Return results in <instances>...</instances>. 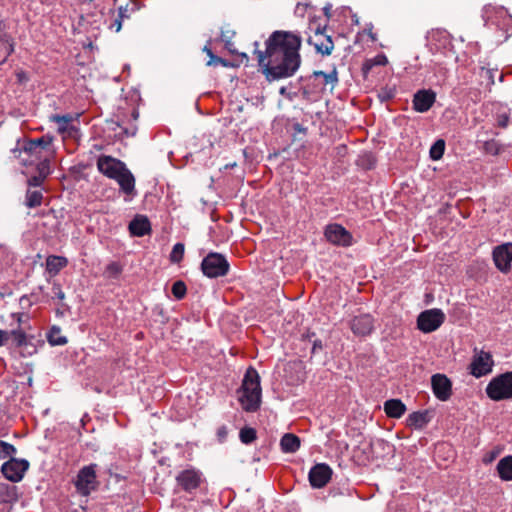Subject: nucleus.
<instances>
[{"label": "nucleus", "mask_w": 512, "mask_h": 512, "mask_svg": "<svg viewBox=\"0 0 512 512\" xmlns=\"http://www.w3.org/2000/svg\"><path fill=\"white\" fill-rule=\"evenodd\" d=\"M330 25H335L336 29L347 26L353 29L354 26L360 25V19L357 14L353 13L350 7L341 6L335 10H330Z\"/></svg>", "instance_id": "9b49d317"}, {"label": "nucleus", "mask_w": 512, "mask_h": 512, "mask_svg": "<svg viewBox=\"0 0 512 512\" xmlns=\"http://www.w3.org/2000/svg\"><path fill=\"white\" fill-rule=\"evenodd\" d=\"M28 469L29 462L26 459H18L15 457H11L1 466L3 476L13 483L20 482Z\"/></svg>", "instance_id": "6e6552de"}, {"label": "nucleus", "mask_w": 512, "mask_h": 512, "mask_svg": "<svg viewBox=\"0 0 512 512\" xmlns=\"http://www.w3.org/2000/svg\"><path fill=\"white\" fill-rule=\"evenodd\" d=\"M486 394L494 401L512 399V372L493 378L486 387Z\"/></svg>", "instance_id": "20e7f679"}, {"label": "nucleus", "mask_w": 512, "mask_h": 512, "mask_svg": "<svg viewBox=\"0 0 512 512\" xmlns=\"http://www.w3.org/2000/svg\"><path fill=\"white\" fill-rule=\"evenodd\" d=\"M388 63V59L384 54H378L374 58L368 60L367 64L371 66H384Z\"/></svg>", "instance_id": "c03bdc74"}, {"label": "nucleus", "mask_w": 512, "mask_h": 512, "mask_svg": "<svg viewBox=\"0 0 512 512\" xmlns=\"http://www.w3.org/2000/svg\"><path fill=\"white\" fill-rule=\"evenodd\" d=\"M350 328L356 336H367L374 329V319L369 314L355 316L351 320Z\"/></svg>", "instance_id": "6ab92c4d"}, {"label": "nucleus", "mask_w": 512, "mask_h": 512, "mask_svg": "<svg viewBox=\"0 0 512 512\" xmlns=\"http://www.w3.org/2000/svg\"><path fill=\"white\" fill-rule=\"evenodd\" d=\"M24 301L29 302V299L26 296H23V297H21L20 302L22 303Z\"/></svg>", "instance_id": "e2e57ef3"}, {"label": "nucleus", "mask_w": 512, "mask_h": 512, "mask_svg": "<svg viewBox=\"0 0 512 512\" xmlns=\"http://www.w3.org/2000/svg\"><path fill=\"white\" fill-rule=\"evenodd\" d=\"M496 470L502 481H512V455L500 459L497 463Z\"/></svg>", "instance_id": "cd10ccee"}, {"label": "nucleus", "mask_w": 512, "mask_h": 512, "mask_svg": "<svg viewBox=\"0 0 512 512\" xmlns=\"http://www.w3.org/2000/svg\"><path fill=\"white\" fill-rule=\"evenodd\" d=\"M483 18L485 20V26L489 30L508 32L512 29V15L503 7L495 8L490 5L485 6Z\"/></svg>", "instance_id": "7ed1b4c3"}, {"label": "nucleus", "mask_w": 512, "mask_h": 512, "mask_svg": "<svg viewBox=\"0 0 512 512\" xmlns=\"http://www.w3.org/2000/svg\"><path fill=\"white\" fill-rule=\"evenodd\" d=\"M258 65L268 81L293 76L300 67L299 50L301 39L297 34H270L265 41V50L254 43Z\"/></svg>", "instance_id": "f257e3e1"}, {"label": "nucleus", "mask_w": 512, "mask_h": 512, "mask_svg": "<svg viewBox=\"0 0 512 512\" xmlns=\"http://www.w3.org/2000/svg\"><path fill=\"white\" fill-rule=\"evenodd\" d=\"M445 321V314L441 309L433 308L421 312L417 318V327L424 333L437 330Z\"/></svg>", "instance_id": "0eeeda50"}, {"label": "nucleus", "mask_w": 512, "mask_h": 512, "mask_svg": "<svg viewBox=\"0 0 512 512\" xmlns=\"http://www.w3.org/2000/svg\"><path fill=\"white\" fill-rule=\"evenodd\" d=\"M14 43L8 34H0V64L4 63L7 57L13 52Z\"/></svg>", "instance_id": "c85d7f7f"}, {"label": "nucleus", "mask_w": 512, "mask_h": 512, "mask_svg": "<svg viewBox=\"0 0 512 512\" xmlns=\"http://www.w3.org/2000/svg\"><path fill=\"white\" fill-rule=\"evenodd\" d=\"M433 32L440 33V32H446V31L438 28V29H436V30H433Z\"/></svg>", "instance_id": "0e129e2a"}, {"label": "nucleus", "mask_w": 512, "mask_h": 512, "mask_svg": "<svg viewBox=\"0 0 512 512\" xmlns=\"http://www.w3.org/2000/svg\"><path fill=\"white\" fill-rule=\"evenodd\" d=\"M17 453V449L14 445L0 440V459L4 460L7 458L14 457V455Z\"/></svg>", "instance_id": "c9c22d12"}, {"label": "nucleus", "mask_w": 512, "mask_h": 512, "mask_svg": "<svg viewBox=\"0 0 512 512\" xmlns=\"http://www.w3.org/2000/svg\"><path fill=\"white\" fill-rule=\"evenodd\" d=\"M68 265V259L64 256L49 255L46 258V271L50 275H57Z\"/></svg>", "instance_id": "a878e982"}, {"label": "nucleus", "mask_w": 512, "mask_h": 512, "mask_svg": "<svg viewBox=\"0 0 512 512\" xmlns=\"http://www.w3.org/2000/svg\"><path fill=\"white\" fill-rule=\"evenodd\" d=\"M324 236L328 242L341 247H350L353 244L352 234L341 224H328L324 230Z\"/></svg>", "instance_id": "9d476101"}, {"label": "nucleus", "mask_w": 512, "mask_h": 512, "mask_svg": "<svg viewBox=\"0 0 512 512\" xmlns=\"http://www.w3.org/2000/svg\"><path fill=\"white\" fill-rule=\"evenodd\" d=\"M384 411L390 418H400L406 412V406L400 399H389L384 402Z\"/></svg>", "instance_id": "b1692460"}, {"label": "nucleus", "mask_w": 512, "mask_h": 512, "mask_svg": "<svg viewBox=\"0 0 512 512\" xmlns=\"http://www.w3.org/2000/svg\"><path fill=\"white\" fill-rule=\"evenodd\" d=\"M177 485L185 492L192 493L201 483V473L195 469H186L176 476Z\"/></svg>", "instance_id": "f3484780"}, {"label": "nucleus", "mask_w": 512, "mask_h": 512, "mask_svg": "<svg viewBox=\"0 0 512 512\" xmlns=\"http://www.w3.org/2000/svg\"><path fill=\"white\" fill-rule=\"evenodd\" d=\"M126 167L125 163L108 155H101L97 159V168L100 173L109 179H115Z\"/></svg>", "instance_id": "ddd939ff"}, {"label": "nucleus", "mask_w": 512, "mask_h": 512, "mask_svg": "<svg viewBox=\"0 0 512 512\" xmlns=\"http://www.w3.org/2000/svg\"><path fill=\"white\" fill-rule=\"evenodd\" d=\"M125 11H126V9H123L122 7H120V8H119V17H120V19H116V20H115V24L117 25V29H116V31H117V32H118V31L121 29V27H122L121 21H122V19H123V18H124V16H125V13H124Z\"/></svg>", "instance_id": "5fc2aeb1"}, {"label": "nucleus", "mask_w": 512, "mask_h": 512, "mask_svg": "<svg viewBox=\"0 0 512 512\" xmlns=\"http://www.w3.org/2000/svg\"><path fill=\"white\" fill-rule=\"evenodd\" d=\"M185 246L183 243H176L170 253V261L172 263H179L184 256Z\"/></svg>", "instance_id": "58836bf2"}, {"label": "nucleus", "mask_w": 512, "mask_h": 512, "mask_svg": "<svg viewBox=\"0 0 512 512\" xmlns=\"http://www.w3.org/2000/svg\"><path fill=\"white\" fill-rule=\"evenodd\" d=\"M186 285L183 281H176L172 285V294L178 300L182 299L186 295Z\"/></svg>", "instance_id": "a19ab883"}, {"label": "nucleus", "mask_w": 512, "mask_h": 512, "mask_svg": "<svg viewBox=\"0 0 512 512\" xmlns=\"http://www.w3.org/2000/svg\"><path fill=\"white\" fill-rule=\"evenodd\" d=\"M279 93L281 95H284L286 93V88L285 87H281Z\"/></svg>", "instance_id": "680f3d73"}, {"label": "nucleus", "mask_w": 512, "mask_h": 512, "mask_svg": "<svg viewBox=\"0 0 512 512\" xmlns=\"http://www.w3.org/2000/svg\"><path fill=\"white\" fill-rule=\"evenodd\" d=\"M52 292L54 294V298H57L61 301L65 299V293L63 292L59 283H53Z\"/></svg>", "instance_id": "09e8293b"}, {"label": "nucleus", "mask_w": 512, "mask_h": 512, "mask_svg": "<svg viewBox=\"0 0 512 512\" xmlns=\"http://www.w3.org/2000/svg\"><path fill=\"white\" fill-rule=\"evenodd\" d=\"M313 77H322L324 79V84H330L333 87H335L338 83V73L336 68H334L331 72L326 73L324 71H314Z\"/></svg>", "instance_id": "7c9ffc66"}, {"label": "nucleus", "mask_w": 512, "mask_h": 512, "mask_svg": "<svg viewBox=\"0 0 512 512\" xmlns=\"http://www.w3.org/2000/svg\"><path fill=\"white\" fill-rule=\"evenodd\" d=\"M493 360L492 356L488 352L481 351L476 353L470 364V373L480 378L492 371Z\"/></svg>", "instance_id": "2eb2a0df"}, {"label": "nucleus", "mask_w": 512, "mask_h": 512, "mask_svg": "<svg viewBox=\"0 0 512 512\" xmlns=\"http://www.w3.org/2000/svg\"><path fill=\"white\" fill-rule=\"evenodd\" d=\"M150 230V222L144 216H137L129 223V231L133 236H145Z\"/></svg>", "instance_id": "4be33fe9"}, {"label": "nucleus", "mask_w": 512, "mask_h": 512, "mask_svg": "<svg viewBox=\"0 0 512 512\" xmlns=\"http://www.w3.org/2000/svg\"><path fill=\"white\" fill-rule=\"evenodd\" d=\"M332 476V469L326 463H318L309 471V482L313 488L324 487Z\"/></svg>", "instance_id": "dca6fc26"}, {"label": "nucleus", "mask_w": 512, "mask_h": 512, "mask_svg": "<svg viewBox=\"0 0 512 512\" xmlns=\"http://www.w3.org/2000/svg\"><path fill=\"white\" fill-rule=\"evenodd\" d=\"M203 51L209 56V60H212V57L213 58L217 57L213 53L212 49L210 48V46L208 44L203 47Z\"/></svg>", "instance_id": "6e6d98bb"}, {"label": "nucleus", "mask_w": 512, "mask_h": 512, "mask_svg": "<svg viewBox=\"0 0 512 512\" xmlns=\"http://www.w3.org/2000/svg\"><path fill=\"white\" fill-rule=\"evenodd\" d=\"M53 120L58 124V130L65 132L68 130V126L72 122L73 117L70 114L54 115Z\"/></svg>", "instance_id": "4c0bfd02"}, {"label": "nucleus", "mask_w": 512, "mask_h": 512, "mask_svg": "<svg viewBox=\"0 0 512 512\" xmlns=\"http://www.w3.org/2000/svg\"><path fill=\"white\" fill-rule=\"evenodd\" d=\"M48 342L53 346H61L67 343V338L60 335V329L53 327L48 334Z\"/></svg>", "instance_id": "72a5a7b5"}, {"label": "nucleus", "mask_w": 512, "mask_h": 512, "mask_svg": "<svg viewBox=\"0 0 512 512\" xmlns=\"http://www.w3.org/2000/svg\"><path fill=\"white\" fill-rule=\"evenodd\" d=\"M315 336V333H308L306 335H303L304 338L308 339L309 341H312V349H311V354L315 355L317 354L319 351H322L323 349V343L320 339H314L312 340L311 338Z\"/></svg>", "instance_id": "37998d69"}, {"label": "nucleus", "mask_w": 512, "mask_h": 512, "mask_svg": "<svg viewBox=\"0 0 512 512\" xmlns=\"http://www.w3.org/2000/svg\"><path fill=\"white\" fill-rule=\"evenodd\" d=\"M243 409L247 412H255L261 402L260 377L256 369H247L241 386L239 397Z\"/></svg>", "instance_id": "f03ea898"}, {"label": "nucleus", "mask_w": 512, "mask_h": 512, "mask_svg": "<svg viewBox=\"0 0 512 512\" xmlns=\"http://www.w3.org/2000/svg\"><path fill=\"white\" fill-rule=\"evenodd\" d=\"M431 420V415L428 410L417 411L411 413L407 418V425L415 429H422Z\"/></svg>", "instance_id": "393cba45"}, {"label": "nucleus", "mask_w": 512, "mask_h": 512, "mask_svg": "<svg viewBox=\"0 0 512 512\" xmlns=\"http://www.w3.org/2000/svg\"><path fill=\"white\" fill-rule=\"evenodd\" d=\"M239 438L243 444H251L257 438V432L254 428L244 427L240 430Z\"/></svg>", "instance_id": "f704fd0d"}, {"label": "nucleus", "mask_w": 512, "mask_h": 512, "mask_svg": "<svg viewBox=\"0 0 512 512\" xmlns=\"http://www.w3.org/2000/svg\"><path fill=\"white\" fill-rule=\"evenodd\" d=\"M493 458H494V456L492 455V456H489V459H488V460H486V459H485L484 461H486V462H490V461H492V460H493Z\"/></svg>", "instance_id": "69168bd1"}, {"label": "nucleus", "mask_w": 512, "mask_h": 512, "mask_svg": "<svg viewBox=\"0 0 512 512\" xmlns=\"http://www.w3.org/2000/svg\"><path fill=\"white\" fill-rule=\"evenodd\" d=\"M315 7H313L310 3H297L294 14L297 17L304 18L306 14L309 15L310 11H313Z\"/></svg>", "instance_id": "79ce46f5"}, {"label": "nucleus", "mask_w": 512, "mask_h": 512, "mask_svg": "<svg viewBox=\"0 0 512 512\" xmlns=\"http://www.w3.org/2000/svg\"><path fill=\"white\" fill-rule=\"evenodd\" d=\"M44 180L45 179L43 177L36 174L28 178L27 184L29 187H40L43 184Z\"/></svg>", "instance_id": "49530a36"}, {"label": "nucleus", "mask_w": 512, "mask_h": 512, "mask_svg": "<svg viewBox=\"0 0 512 512\" xmlns=\"http://www.w3.org/2000/svg\"><path fill=\"white\" fill-rule=\"evenodd\" d=\"M229 267L226 257L217 252H210L201 262V270L208 278L225 276Z\"/></svg>", "instance_id": "39448f33"}, {"label": "nucleus", "mask_w": 512, "mask_h": 512, "mask_svg": "<svg viewBox=\"0 0 512 512\" xmlns=\"http://www.w3.org/2000/svg\"><path fill=\"white\" fill-rule=\"evenodd\" d=\"M219 442H224L228 436V429L225 425L220 426L216 432Z\"/></svg>", "instance_id": "864d4df0"}, {"label": "nucleus", "mask_w": 512, "mask_h": 512, "mask_svg": "<svg viewBox=\"0 0 512 512\" xmlns=\"http://www.w3.org/2000/svg\"><path fill=\"white\" fill-rule=\"evenodd\" d=\"M39 151L30 141H28L23 148V153L27 155L30 159L34 156V154Z\"/></svg>", "instance_id": "603ef678"}, {"label": "nucleus", "mask_w": 512, "mask_h": 512, "mask_svg": "<svg viewBox=\"0 0 512 512\" xmlns=\"http://www.w3.org/2000/svg\"><path fill=\"white\" fill-rule=\"evenodd\" d=\"M492 257L497 269L502 273H508L512 263V243L507 242L496 246L493 249Z\"/></svg>", "instance_id": "f8f14e48"}, {"label": "nucleus", "mask_w": 512, "mask_h": 512, "mask_svg": "<svg viewBox=\"0 0 512 512\" xmlns=\"http://www.w3.org/2000/svg\"><path fill=\"white\" fill-rule=\"evenodd\" d=\"M9 337L8 331L0 330V346L6 341Z\"/></svg>", "instance_id": "4d7b16f0"}, {"label": "nucleus", "mask_w": 512, "mask_h": 512, "mask_svg": "<svg viewBox=\"0 0 512 512\" xmlns=\"http://www.w3.org/2000/svg\"><path fill=\"white\" fill-rule=\"evenodd\" d=\"M125 133H126L128 136H129V135L133 136V135L135 134V131H132L131 133H128V131H125Z\"/></svg>", "instance_id": "338daca9"}, {"label": "nucleus", "mask_w": 512, "mask_h": 512, "mask_svg": "<svg viewBox=\"0 0 512 512\" xmlns=\"http://www.w3.org/2000/svg\"><path fill=\"white\" fill-rule=\"evenodd\" d=\"M445 151V141L443 139L436 140L430 148L429 155L432 160L442 158Z\"/></svg>", "instance_id": "473e14b6"}, {"label": "nucleus", "mask_w": 512, "mask_h": 512, "mask_svg": "<svg viewBox=\"0 0 512 512\" xmlns=\"http://www.w3.org/2000/svg\"><path fill=\"white\" fill-rule=\"evenodd\" d=\"M77 492L82 496H88L97 489L96 464L82 467L74 481Z\"/></svg>", "instance_id": "423d86ee"}, {"label": "nucleus", "mask_w": 512, "mask_h": 512, "mask_svg": "<svg viewBox=\"0 0 512 512\" xmlns=\"http://www.w3.org/2000/svg\"><path fill=\"white\" fill-rule=\"evenodd\" d=\"M119 187L121 192H123L127 196H135V177L131 173V171L125 167L119 174L118 177L114 179Z\"/></svg>", "instance_id": "412c9836"}, {"label": "nucleus", "mask_w": 512, "mask_h": 512, "mask_svg": "<svg viewBox=\"0 0 512 512\" xmlns=\"http://www.w3.org/2000/svg\"><path fill=\"white\" fill-rule=\"evenodd\" d=\"M497 124L502 128H506L509 123V115L506 112L497 114Z\"/></svg>", "instance_id": "3c124183"}, {"label": "nucleus", "mask_w": 512, "mask_h": 512, "mask_svg": "<svg viewBox=\"0 0 512 512\" xmlns=\"http://www.w3.org/2000/svg\"><path fill=\"white\" fill-rule=\"evenodd\" d=\"M308 43L312 45L317 53L330 55L334 49V43L329 34H313L308 38Z\"/></svg>", "instance_id": "aec40b11"}, {"label": "nucleus", "mask_w": 512, "mask_h": 512, "mask_svg": "<svg viewBox=\"0 0 512 512\" xmlns=\"http://www.w3.org/2000/svg\"><path fill=\"white\" fill-rule=\"evenodd\" d=\"M372 29H373V24L372 23H366L364 25V27L360 28L359 32H363V33L372 32Z\"/></svg>", "instance_id": "bf43d9fd"}, {"label": "nucleus", "mask_w": 512, "mask_h": 512, "mask_svg": "<svg viewBox=\"0 0 512 512\" xmlns=\"http://www.w3.org/2000/svg\"><path fill=\"white\" fill-rule=\"evenodd\" d=\"M24 316H25L24 313H13L12 314V317L16 319V321H17L19 326L21 325V323L23 321L22 319H23Z\"/></svg>", "instance_id": "13d9d810"}, {"label": "nucleus", "mask_w": 512, "mask_h": 512, "mask_svg": "<svg viewBox=\"0 0 512 512\" xmlns=\"http://www.w3.org/2000/svg\"><path fill=\"white\" fill-rule=\"evenodd\" d=\"M106 271L111 276H117L121 273V267L118 263L112 262L107 266Z\"/></svg>", "instance_id": "8fccbe9b"}, {"label": "nucleus", "mask_w": 512, "mask_h": 512, "mask_svg": "<svg viewBox=\"0 0 512 512\" xmlns=\"http://www.w3.org/2000/svg\"><path fill=\"white\" fill-rule=\"evenodd\" d=\"M53 136L46 134L36 139L29 140L38 150L44 149L45 157H54L56 150L53 145Z\"/></svg>", "instance_id": "5701e85b"}, {"label": "nucleus", "mask_w": 512, "mask_h": 512, "mask_svg": "<svg viewBox=\"0 0 512 512\" xmlns=\"http://www.w3.org/2000/svg\"><path fill=\"white\" fill-rule=\"evenodd\" d=\"M53 158L54 157H46L45 160H40V162L36 163L37 174L44 179L51 173L50 162Z\"/></svg>", "instance_id": "e433bc0d"}, {"label": "nucleus", "mask_w": 512, "mask_h": 512, "mask_svg": "<svg viewBox=\"0 0 512 512\" xmlns=\"http://www.w3.org/2000/svg\"><path fill=\"white\" fill-rule=\"evenodd\" d=\"M43 193L41 190L28 189L25 196V205L28 208H35L42 204Z\"/></svg>", "instance_id": "c756f323"}, {"label": "nucleus", "mask_w": 512, "mask_h": 512, "mask_svg": "<svg viewBox=\"0 0 512 512\" xmlns=\"http://www.w3.org/2000/svg\"><path fill=\"white\" fill-rule=\"evenodd\" d=\"M369 35L371 36L372 40H376V38L374 37L375 34H369Z\"/></svg>", "instance_id": "774afa93"}, {"label": "nucleus", "mask_w": 512, "mask_h": 512, "mask_svg": "<svg viewBox=\"0 0 512 512\" xmlns=\"http://www.w3.org/2000/svg\"><path fill=\"white\" fill-rule=\"evenodd\" d=\"M333 8L331 3H327L322 8V13L317 14L318 10L315 8L309 12L308 29L310 32H326V30H335V25H330V10Z\"/></svg>", "instance_id": "1a4fd4ad"}, {"label": "nucleus", "mask_w": 512, "mask_h": 512, "mask_svg": "<svg viewBox=\"0 0 512 512\" xmlns=\"http://www.w3.org/2000/svg\"><path fill=\"white\" fill-rule=\"evenodd\" d=\"M9 336L13 338L16 347H24L28 344V337L24 330L17 328L11 330Z\"/></svg>", "instance_id": "2f4dec72"}, {"label": "nucleus", "mask_w": 512, "mask_h": 512, "mask_svg": "<svg viewBox=\"0 0 512 512\" xmlns=\"http://www.w3.org/2000/svg\"><path fill=\"white\" fill-rule=\"evenodd\" d=\"M280 447L284 453H295L300 448V438L292 433H286L280 440Z\"/></svg>", "instance_id": "bb28decb"}, {"label": "nucleus", "mask_w": 512, "mask_h": 512, "mask_svg": "<svg viewBox=\"0 0 512 512\" xmlns=\"http://www.w3.org/2000/svg\"><path fill=\"white\" fill-rule=\"evenodd\" d=\"M206 65H207V66H217V65H222L223 67H229V66H230V63H229L227 60H225V59H223V58H221V57L217 56V57H215V58H213V57H212V60H208V61H207V63H206Z\"/></svg>", "instance_id": "de8ad7c7"}, {"label": "nucleus", "mask_w": 512, "mask_h": 512, "mask_svg": "<svg viewBox=\"0 0 512 512\" xmlns=\"http://www.w3.org/2000/svg\"><path fill=\"white\" fill-rule=\"evenodd\" d=\"M483 151L490 155H498L501 151V145L498 143V141L491 139L483 144Z\"/></svg>", "instance_id": "ea45409f"}, {"label": "nucleus", "mask_w": 512, "mask_h": 512, "mask_svg": "<svg viewBox=\"0 0 512 512\" xmlns=\"http://www.w3.org/2000/svg\"><path fill=\"white\" fill-rule=\"evenodd\" d=\"M44 149H39V151H37L34 156L32 157V159H22L23 163L24 164H33L34 162H40V160H45V155L46 153L43 152Z\"/></svg>", "instance_id": "a18cd8bd"}, {"label": "nucleus", "mask_w": 512, "mask_h": 512, "mask_svg": "<svg viewBox=\"0 0 512 512\" xmlns=\"http://www.w3.org/2000/svg\"><path fill=\"white\" fill-rule=\"evenodd\" d=\"M436 101V93L431 89L417 91L412 100L413 109L419 113L427 112Z\"/></svg>", "instance_id": "a211bd4d"}, {"label": "nucleus", "mask_w": 512, "mask_h": 512, "mask_svg": "<svg viewBox=\"0 0 512 512\" xmlns=\"http://www.w3.org/2000/svg\"><path fill=\"white\" fill-rule=\"evenodd\" d=\"M432 391L440 401H447L452 395V382L445 374H434L431 377Z\"/></svg>", "instance_id": "4468645a"}, {"label": "nucleus", "mask_w": 512, "mask_h": 512, "mask_svg": "<svg viewBox=\"0 0 512 512\" xmlns=\"http://www.w3.org/2000/svg\"><path fill=\"white\" fill-rule=\"evenodd\" d=\"M225 47L228 49L230 53H237L236 49L233 48V44L230 41H226Z\"/></svg>", "instance_id": "052dcab7"}]
</instances>
